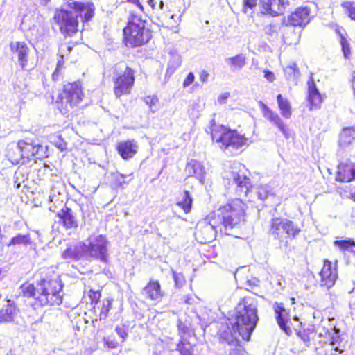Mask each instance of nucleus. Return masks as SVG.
<instances>
[{
    "mask_svg": "<svg viewBox=\"0 0 355 355\" xmlns=\"http://www.w3.org/2000/svg\"><path fill=\"white\" fill-rule=\"evenodd\" d=\"M245 205L239 198L220 207L209 223L197 225V234L202 236L201 243H209L218 234L233 235V230L239 224L244 216Z\"/></svg>",
    "mask_w": 355,
    "mask_h": 355,
    "instance_id": "1",
    "label": "nucleus"
},
{
    "mask_svg": "<svg viewBox=\"0 0 355 355\" xmlns=\"http://www.w3.org/2000/svg\"><path fill=\"white\" fill-rule=\"evenodd\" d=\"M63 284L59 275L53 271L42 272L35 284L25 282L19 287L25 297L33 298L35 309L40 306L60 305L62 302Z\"/></svg>",
    "mask_w": 355,
    "mask_h": 355,
    "instance_id": "2",
    "label": "nucleus"
},
{
    "mask_svg": "<svg viewBox=\"0 0 355 355\" xmlns=\"http://www.w3.org/2000/svg\"><path fill=\"white\" fill-rule=\"evenodd\" d=\"M230 318L234 324L240 327V333L243 340H249L254 330L259 318L257 315V302L251 297H244L236 306Z\"/></svg>",
    "mask_w": 355,
    "mask_h": 355,
    "instance_id": "3",
    "label": "nucleus"
},
{
    "mask_svg": "<svg viewBox=\"0 0 355 355\" xmlns=\"http://www.w3.org/2000/svg\"><path fill=\"white\" fill-rule=\"evenodd\" d=\"M125 45L129 47L141 46L149 42L152 37L150 28L146 26V21L141 17L132 15L127 26L123 28Z\"/></svg>",
    "mask_w": 355,
    "mask_h": 355,
    "instance_id": "4",
    "label": "nucleus"
},
{
    "mask_svg": "<svg viewBox=\"0 0 355 355\" xmlns=\"http://www.w3.org/2000/svg\"><path fill=\"white\" fill-rule=\"evenodd\" d=\"M211 138L214 141L219 144L221 149L232 153L247 145L248 139L241 135L236 130H232L223 125H215L211 128Z\"/></svg>",
    "mask_w": 355,
    "mask_h": 355,
    "instance_id": "5",
    "label": "nucleus"
},
{
    "mask_svg": "<svg viewBox=\"0 0 355 355\" xmlns=\"http://www.w3.org/2000/svg\"><path fill=\"white\" fill-rule=\"evenodd\" d=\"M45 149L46 147L41 145L38 141L30 139L19 140L16 145V150L19 155V157H12V163L15 164H26L32 157L42 159L47 157Z\"/></svg>",
    "mask_w": 355,
    "mask_h": 355,
    "instance_id": "6",
    "label": "nucleus"
},
{
    "mask_svg": "<svg viewBox=\"0 0 355 355\" xmlns=\"http://www.w3.org/2000/svg\"><path fill=\"white\" fill-rule=\"evenodd\" d=\"M301 230L294 222L282 218H273L270 222L268 234L275 239L283 241L285 239H295Z\"/></svg>",
    "mask_w": 355,
    "mask_h": 355,
    "instance_id": "7",
    "label": "nucleus"
},
{
    "mask_svg": "<svg viewBox=\"0 0 355 355\" xmlns=\"http://www.w3.org/2000/svg\"><path fill=\"white\" fill-rule=\"evenodd\" d=\"M73 12L69 11L67 8H62L55 11L54 19L59 26L60 32L64 35H70L78 31V17H80L83 22L85 21L83 15L74 8Z\"/></svg>",
    "mask_w": 355,
    "mask_h": 355,
    "instance_id": "8",
    "label": "nucleus"
},
{
    "mask_svg": "<svg viewBox=\"0 0 355 355\" xmlns=\"http://www.w3.org/2000/svg\"><path fill=\"white\" fill-rule=\"evenodd\" d=\"M107 244L108 241L106 237L103 235L90 238L89 243L86 244L85 259L92 258L103 263H107L109 257Z\"/></svg>",
    "mask_w": 355,
    "mask_h": 355,
    "instance_id": "9",
    "label": "nucleus"
},
{
    "mask_svg": "<svg viewBox=\"0 0 355 355\" xmlns=\"http://www.w3.org/2000/svg\"><path fill=\"white\" fill-rule=\"evenodd\" d=\"M82 90H53L52 101L58 104V108L67 111L69 107L78 104L81 100Z\"/></svg>",
    "mask_w": 355,
    "mask_h": 355,
    "instance_id": "10",
    "label": "nucleus"
},
{
    "mask_svg": "<svg viewBox=\"0 0 355 355\" xmlns=\"http://www.w3.org/2000/svg\"><path fill=\"white\" fill-rule=\"evenodd\" d=\"M114 79V89H130L135 82L134 71L125 63H118L115 65Z\"/></svg>",
    "mask_w": 355,
    "mask_h": 355,
    "instance_id": "11",
    "label": "nucleus"
},
{
    "mask_svg": "<svg viewBox=\"0 0 355 355\" xmlns=\"http://www.w3.org/2000/svg\"><path fill=\"white\" fill-rule=\"evenodd\" d=\"M349 154L336 155L339 164L336 175V180L349 182L355 180V163L348 157Z\"/></svg>",
    "mask_w": 355,
    "mask_h": 355,
    "instance_id": "12",
    "label": "nucleus"
},
{
    "mask_svg": "<svg viewBox=\"0 0 355 355\" xmlns=\"http://www.w3.org/2000/svg\"><path fill=\"white\" fill-rule=\"evenodd\" d=\"M310 20V9L307 7H300L286 17H284L282 25L288 30L292 26L304 27Z\"/></svg>",
    "mask_w": 355,
    "mask_h": 355,
    "instance_id": "13",
    "label": "nucleus"
},
{
    "mask_svg": "<svg viewBox=\"0 0 355 355\" xmlns=\"http://www.w3.org/2000/svg\"><path fill=\"white\" fill-rule=\"evenodd\" d=\"M243 167L240 163L234 162L231 164L232 171H230V179L236 184V192L239 196H248L250 191V180L243 173H241L240 168Z\"/></svg>",
    "mask_w": 355,
    "mask_h": 355,
    "instance_id": "14",
    "label": "nucleus"
},
{
    "mask_svg": "<svg viewBox=\"0 0 355 355\" xmlns=\"http://www.w3.org/2000/svg\"><path fill=\"white\" fill-rule=\"evenodd\" d=\"M288 5V0H259V3L260 12L272 17L283 14Z\"/></svg>",
    "mask_w": 355,
    "mask_h": 355,
    "instance_id": "15",
    "label": "nucleus"
},
{
    "mask_svg": "<svg viewBox=\"0 0 355 355\" xmlns=\"http://www.w3.org/2000/svg\"><path fill=\"white\" fill-rule=\"evenodd\" d=\"M232 322V320L228 318V322L223 329L220 330V340L228 345H237L239 343L238 336L243 338V334L240 333V327Z\"/></svg>",
    "mask_w": 355,
    "mask_h": 355,
    "instance_id": "16",
    "label": "nucleus"
},
{
    "mask_svg": "<svg viewBox=\"0 0 355 355\" xmlns=\"http://www.w3.org/2000/svg\"><path fill=\"white\" fill-rule=\"evenodd\" d=\"M354 141H355V128H344L339 135L338 148L336 155L349 154L351 150L350 146Z\"/></svg>",
    "mask_w": 355,
    "mask_h": 355,
    "instance_id": "17",
    "label": "nucleus"
},
{
    "mask_svg": "<svg viewBox=\"0 0 355 355\" xmlns=\"http://www.w3.org/2000/svg\"><path fill=\"white\" fill-rule=\"evenodd\" d=\"M273 309L275 313V318L280 329L287 335H291L292 331L288 325L289 322V313L284 308L282 303L275 302L273 305Z\"/></svg>",
    "mask_w": 355,
    "mask_h": 355,
    "instance_id": "18",
    "label": "nucleus"
},
{
    "mask_svg": "<svg viewBox=\"0 0 355 355\" xmlns=\"http://www.w3.org/2000/svg\"><path fill=\"white\" fill-rule=\"evenodd\" d=\"M67 8H74L83 15L85 21H89L94 17L95 7L92 3H82L75 0H64Z\"/></svg>",
    "mask_w": 355,
    "mask_h": 355,
    "instance_id": "19",
    "label": "nucleus"
},
{
    "mask_svg": "<svg viewBox=\"0 0 355 355\" xmlns=\"http://www.w3.org/2000/svg\"><path fill=\"white\" fill-rule=\"evenodd\" d=\"M320 275L321 277V286H325L327 288H331L338 277L336 270L332 269L331 263L328 260L324 261V265Z\"/></svg>",
    "mask_w": 355,
    "mask_h": 355,
    "instance_id": "20",
    "label": "nucleus"
},
{
    "mask_svg": "<svg viewBox=\"0 0 355 355\" xmlns=\"http://www.w3.org/2000/svg\"><path fill=\"white\" fill-rule=\"evenodd\" d=\"M86 249V244L83 242L69 245L62 253V257L65 260H79L85 258Z\"/></svg>",
    "mask_w": 355,
    "mask_h": 355,
    "instance_id": "21",
    "label": "nucleus"
},
{
    "mask_svg": "<svg viewBox=\"0 0 355 355\" xmlns=\"http://www.w3.org/2000/svg\"><path fill=\"white\" fill-rule=\"evenodd\" d=\"M263 107V116L266 119H267L271 123L275 125L279 131L283 134L286 139L289 137L288 129L286 125L284 124L282 119L280 118L279 114L272 110H271L269 107H268L263 103H261Z\"/></svg>",
    "mask_w": 355,
    "mask_h": 355,
    "instance_id": "22",
    "label": "nucleus"
},
{
    "mask_svg": "<svg viewBox=\"0 0 355 355\" xmlns=\"http://www.w3.org/2000/svg\"><path fill=\"white\" fill-rule=\"evenodd\" d=\"M184 171L188 177H196L201 184L205 183L206 172L204 166L200 162L191 159L187 164Z\"/></svg>",
    "mask_w": 355,
    "mask_h": 355,
    "instance_id": "23",
    "label": "nucleus"
},
{
    "mask_svg": "<svg viewBox=\"0 0 355 355\" xmlns=\"http://www.w3.org/2000/svg\"><path fill=\"white\" fill-rule=\"evenodd\" d=\"M10 50L17 54L18 62L22 69H24L28 63L29 49L24 42H12L10 44Z\"/></svg>",
    "mask_w": 355,
    "mask_h": 355,
    "instance_id": "24",
    "label": "nucleus"
},
{
    "mask_svg": "<svg viewBox=\"0 0 355 355\" xmlns=\"http://www.w3.org/2000/svg\"><path fill=\"white\" fill-rule=\"evenodd\" d=\"M138 146L135 140L121 141L117 144L116 149L123 159L132 158L137 151Z\"/></svg>",
    "mask_w": 355,
    "mask_h": 355,
    "instance_id": "25",
    "label": "nucleus"
},
{
    "mask_svg": "<svg viewBox=\"0 0 355 355\" xmlns=\"http://www.w3.org/2000/svg\"><path fill=\"white\" fill-rule=\"evenodd\" d=\"M141 293L146 298L157 302H159L163 296L158 281H150L143 288Z\"/></svg>",
    "mask_w": 355,
    "mask_h": 355,
    "instance_id": "26",
    "label": "nucleus"
},
{
    "mask_svg": "<svg viewBox=\"0 0 355 355\" xmlns=\"http://www.w3.org/2000/svg\"><path fill=\"white\" fill-rule=\"evenodd\" d=\"M17 315V307L13 301L6 300V304L0 309V322H10Z\"/></svg>",
    "mask_w": 355,
    "mask_h": 355,
    "instance_id": "27",
    "label": "nucleus"
},
{
    "mask_svg": "<svg viewBox=\"0 0 355 355\" xmlns=\"http://www.w3.org/2000/svg\"><path fill=\"white\" fill-rule=\"evenodd\" d=\"M325 333L327 334L329 344L334 347V349L340 353L343 352L345 344L340 335V329L334 327L330 329H327Z\"/></svg>",
    "mask_w": 355,
    "mask_h": 355,
    "instance_id": "28",
    "label": "nucleus"
},
{
    "mask_svg": "<svg viewBox=\"0 0 355 355\" xmlns=\"http://www.w3.org/2000/svg\"><path fill=\"white\" fill-rule=\"evenodd\" d=\"M58 217L62 220L64 226L67 228L78 227L77 221L73 214L71 209L64 206L57 213Z\"/></svg>",
    "mask_w": 355,
    "mask_h": 355,
    "instance_id": "29",
    "label": "nucleus"
},
{
    "mask_svg": "<svg viewBox=\"0 0 355 355\" xmlns=\"http://www.w3.org/2000/svg\"><path fill=\"white\" fill-rule=\"evenodd\" d=\"M307 101L309 106V110H318L320 108L321 104L326 98L325 95L320 93L319 90H308Z\"/></svg>",
    "mask_w": 355,
    "mask_h": 355,
    "instance_id": "30",
    "label": "nucleus"
},
{
    "mask_svg": "<svg viewBox=\"0 0 355 355\" xmlns=\"http://www.w3.org/2000/svg\"><path fill=\"white\" fill-rule=\"evenodd\" d=\"M225 62L230 66L232 71H240L246 64V58L243 54L225 59Z\"/></svg>",
    "mask_w": 355,
    "mask_h": 355,
    "instance_id": "31",
    "label": "nucleus"
},
{
    "mask_svg": "<svg viewBox=\"0 0 355 355\" xmlns=\"http://www.w3.org/2000/svg\"><path fill=\"white\" fill-rule=\"evenodd\" d=\"M169 54L170 60L166 69V75L173 74L182 62L181 57L175 50L171 51Z\"/></svg>",
    "mask_w": 355,
    "mask_h": 355,
    "instance_id": "32",
    "label": "nucleus"
},
{
    "mask_svg": "<svg viewBox=\"0 0 355 355\" xmlns=\"http://www.w3.org/2000/svg\"><path fill=\"white\" fill-rule=\"evenodd\" d=\"M31 244V239L29 234H17L16 236L11 238L8 243V247L12 246H21L27 247Z\"/></svg>",
    "mask_w": 355,
    "mask_h": 355,
    "instance_id": "33",
    "label": "nucleus"
},
{
    "mask_svg": "<svg viewBox=\"0 0 355 355\" xmlns=\"http://www.w3.org/2000/svg\"><path fill=\"white\" fill-rule=\"evenodd\" d=\"M277 101L282 116L285 119H290L292 114L290 102L288 99L284 98L282 94L277 95Z\"/></svg>",
    "mask_w": 355,
    "mask_h": 355,
    "instance_id": "34",
    "label": "nucleus"
},
{
    "mask_svg": "<svg viewBox=\"0 0 355 355\" xmlns=\"http://www.w3.org/2000/svg\"><path fill=\"white\" fill-rule=\"evenodd\" d=\"M334 245L343 252H349L355 255V241L352 239L336 240Z\"/></svg>",
    "mask_w": 355,
    "mask_h": 355,
    "instance_id": "35",
    "label": "nucleus"
},
{
    "mask_svg": "<svg viewBox=\"0 0 355 355\" xmlns=\"http://www.w3.org/2000/svg\"><path fill=\"white\" fill-rule=\"evenodd\" d=\"M284 75L288 81L297 85L298 78L300 76V72L297 64L295 63H292L291 64L286 67L284 69Z\"/></svg>",
    "mask_w": 355,
    "mask_h": 355,
    "instance_id": "36",
    "label": "nucleus"
},
{
    "mask_svg": "<svg viewBox=\"0 0 355 355\" xmlns=\"http://www.w3.org/2000/svg\"><path fill=\"white\" fill-rule=\"evenodd\" d=\"M193 204V198L189 191H184V194L181 200L177 202V205L182 209L185 214L191 211Z\"/></svg>",
    "mask_w": 355,
    "mask_h": 355,
    "instance_id": "37",
    "label": "nucleus"
},
{
    "mask_svg": "<svg viewBox=\"0 0 355 355\" xmlns=\"http://www.w3.org/2000/svg\"><path fill=\"white\" fill-rule=\"evenodd\" d=\"M256 194L259 199L264 200L272 194V189L267 184L260 185L256 188Z\"/></svg>",
    "mask_w": 355,
    "mask_h": 355,
    "instance_id": "38",
    "label": "nucleus"
},
{
    "mask_svg": "<svg viewBox=\"0 0 355 355\" xmlns=\"http://www.w3.org/2000/svg\"><path fill=\"white\" fill-rule=\"evenodd\" d=\"M132 175V174L124 175L118 172L112 174L116 186L120 188H123L125 184H128L130 183L132 178L129 180H125V179L128 177H131Z\"/></svg>",
    "mask_w": 355,
    "mask_h": 355,
    "instance_id": "39",
    "label": "nucleus"
},
{
    "mask_svg": "<svg viewBox=\"0 0 355 355\" xmlns=\"http://www.w3.org/2000/svg\"><path fill=\"white\" fill-rule=\"evenodd\" d=\"M113 299L107 298L103 300L102 306L99 314L100 320H105L107 315L110 310L112 308Z\"/></svg>",
    "mask_w": 355,
    "mask_h": 355,
    "instance_id": "40",
    "label": "nucleus"
},
{
    "mask_svg": "<svg viewBox=\"0 0 355 355\" xmlns=\"http://www.w3.org/2000/svg\"><path fill=\"white\" fill-rule=\"evenodd\" d=\"M263 31L269 40H275L277 38L278 31L277 26L276 24L272 23L268 24L265 26Z\"/></svg>",
    "mask_w": 355,
    "mask_h": 355,
    "instance_id": "41",
    "label": "nucleus"
},
{
    "mask_svg": "<svg viewBox=\"0 0 355 355\" xmlns=\"http://www.w3.org/2000/svg\"><path fill=\"white\" fill-rule=\"evenodd\" d=\"M178 349L180 351L181 355H193L192 346L189 342H180L178 345Z\"/></svg>",
    "mask_w": 355,
    "mask_h": 355,
    "instance_id": "42",
    "label": "nucleus"
},
{
    "mask_svg": "<svg viewBox=\"0 0 355 355\" xmlns=\"http://www.w3.org/2000/svg\"><path fill=\"white\" fill-rule=\"evenodd\" d=\"M104 345L110 349H115L118 346V342L113 336H107L103 338Z\"/></svg>",
    "mask_w": 355,
    "mask_h": 355,
    "instance_id": "43",
    "label": "nucleus"
},
{
    "mask_svg": "<svg viewBox=\"0 0 355 355\" xmlns=\"http://www.w3.org/2000/svg\"><path fill=\"white\" fill-rule=\"evenodd\" d=\"M341 46H342V51L343 53L344 57L346 59H348L350 55V47L348 42L344 38L341 37L340 41Z\"/></svg>",
    "mask_w": 355,
    "mask_h": 355,
    "instance_id": "44",
    "label": "nucleus"
},
{
    "mask_svg": "<svg viewBox=\"0 0 355 355\" xmlns=\"http://www.w3.org/2000/svg\"><path fill=\"white\" fill-rule=\"evenodd\" d=\"M53 144L61 151H64L67 148V144L62 138L61 135H58L55 138Z\"/></svg>",
    "mask_w": 355,
    "mask_h": 355,
    "instance_id": "45",
    "label": "nucleus"
},
{
    "mask_svg": "<svg viewBox=\"0 0 355 355\" xmlns=\"http://www.w3.org/2000/svg\"><path fill=\"white\" fill-rule=\"evenodd\" d=\"M145 103L149 105L150 110L153 112H155V110H153V107L156 105V103L158 102V98L155 96H148L144 98Z\"/></svg>",
    "mask_w": 355,
    "mask_h": 355,
    "instance_id": "46",
    "label": "nucleus"
},
{
    "mask_svg": "<svg viewBox=\"0 0 355 355\" xmlns=\"http://www.w3.org/2000/svg\"><path fill=\"white\" fill-rule=\"evenodd\" d=\"M257 4V0H243V11L247 12L248 9L253 10Z\"/></svg>",
    "mask_w": 355,
    "mask_h": 355,
    "instance_id": "47",
    "label": "nucleus"
},
{
    "mask_svg": "<svg viewBox=\"0 0 355 355\" xmlns=\"http://www.w3.org/2000/svg\"><path fill=\"white\" fill-rule=\"evenodd\" d=\"M173 273L175 286L178 288L182 287L185 282L184 275L182 273H177L174 271L173 272Z\"/></svg>",
    "mask_w": 355,
    "mask_h": 355,
    "instance_id": "48",
    "label": "nucleus"
},
{
    "mask_svg": "<svg viewBox=\"0 0 355 355\" xmlns=\"http://www.w3.org/2000/svg\"><path fill=\"white\" fill-rule=\"evenodd\" d=\"M115 331L117 335L122 339V342H124L128 337V331L124 326H116Z\"/></svg>",
    "mask_w": 355,
    "mask_h": 355,
    "instance_id": "49",
    "label": "nucleus"
},
{
    "mask_svg": "<svg viewBox=\"0 0 355 355\" xmlns=\"http://www.w3.org/2000/svg\"><path fill=\"white\" fill-rule=\"evenodd\" d=\"M295 331L298 337H300L304 343L309 342L310 340L309 336L306 330L301 331L300 330H297V328L294 327Z\"/></svg>",
    "mask_w": 355,
    "mask_h": 355,
    "instance_id": "50",
    "label": "nucleus"
},
{
    "mask_svg": "<svg viewBox=\"0 0 355 355\" xmlns=\"http://www.w3.org/2000/svg\"><path fill=\"white\" fill-rule=\"evenodd\" d=\"M195 76L193 72H189L183 82L184 87H189L191 83L194 82Z\"/></svg>",
    "mask_w": 355,
    "mask_h": 355,
    "instance_id": "51",
    "label": "nucleus"
},
{
    "mask_svg": "<svg viewBox=\"0 0 355 355\" xmlns=\"http://www.w3.org/2000/svg\"><path fill=\"white\" fill-rule=\"evenodd\" d=\"M307 89H318L313 73L310 74V76L307 80Z\"/></svg>",
    "mask_w": 355,
    "mask_h": 355,
    "instance_id": "52",
    "label": "nucleus"
},
{
    "mask_svg": "<svg viewBox=\"0 0 355 355\" xmlns=\"http://www.w3.org/2000/svg\"><path fill=\"white\" fill-rule=\"evenodd\" d=\"M209 77V73L207 71L202 70L200 72L199 78H200V82H202V83H207Z\"/></svg>",
    "mask_w": 355,
    "mask_h": 355,
    "instance_id": "53",
    "label": "nucleus"
},
{
    "mask_svg": "<svg viewBox=\"0 0 355 355\" xmlns=\"http://www.w3.org/2000/svg\"><path fill=\"white\" fill-rule=\"evenodd\" d=\"M264 73V77L270 82H272L275 78V74L269 71V70H265L263 71Z\"/></svg>",
    "mask_w": 355,
    "mask_h": 355,
    "instance_id": "54",
    "label": "nucleus"
},
{
    "mask_svg": "<svg viewBox=\"0 0 355 355\" xmlns=\"http://www.w3.org/2000/svg\"><path fill=\"white\" fill-rule=\"evenodd\" d=\"M230 93L228 92H225L223 94H221L218 98V102L223 105V104H225L226 103V101L227 99L230 97Z\"/></svg>",
    "mask_w": 355,
    "mask_h": 355,
    "instance_id": "55",
    "label": "nucleus"
},
{
    "mask_svg": "<svg viewBox=\"0 0 355 355\" xmlns=\"http://www.w3.org/2000/svg\"><path fill=\"white\" fill-rule=\"evenodd\" d=\"M178 329L181 333H182L184 334H189V328L187 327L186 324H184L182 322H179Z\"/></svg>",
    "mask_w": 355,
    "mask_h": 355,
    "instance_id": "56",
    "label": "nucleus"
},
{
    "mask_svg": "<svg viewBox=\"0 0 355 355\" xmlns=\"http://www.w3.org/2000/svg\"><path fill=\"white\" fill-rule=\"evenodd\" d=\"M348 16L351 18V19L355 21V7L349 6L347 8Z\"/></svg>",
    "mask_w": 355,
    "mask_h": 355,
    "instance_id": "57",
    "label": "nucleus"
},
{
    "mask_svg": "<svg viewBox=\"0 0 355 355\" xmlns=\"http://www.w3.org/2000/svg\"><path fill=\"white\" fill-rule=\"evenodd\" d=\"M89 296L92 299V303H94L95 301V303L96 304L98 301L100 296H101V293L98 291L93 292L92 295H90Z\"/></svg>",
    "mask_w": 355,
    "mask_h": 355,
    "instance_id": "58",
    "label": "nucleus"
},
{
    "mask_svg": "<svg viewBox=\"0 0 355 355\" xmlns=\"http://www.w3.org/2000/svg\"><path fill=\"white\" fill-rule=\"evenodd\" d=\"M82 87H83V84H82V82L80 80L74 81L73 83H72L71 84V89H82Z\"/></svg>",
    "mask_w": 355,
    "mask_h": 355,
    "instance_id": "59",
    "label": "nucleus"
},
{
    "mask_svg": "<svg viewBox=\"0 0 355 355\" xmlns=\"http://www.w3.org/2000/svg\"><path fill=\"white\" fill-rule=\"evenodd\" d=\"M126 1L128 2H130V3L135 5L140 10L142 11L144 10L143 6L139 0H126Z\"/></svg>",
    "mask_w": 355,
    "mask_h": 355,
    "instance_id": "60",
    "label": "nucleus"
},
{
    "mask_svg": "<svg viewBox=\"0 0 355 355\" xmlns=\"http://www.w3.org/2000/svg\"><path fill=\"white\" fill-rule=\"evenodd\" d=\"M8 157H10V161L12 162V157H19V154L18 153V152L16 150V146L15 147V149L13 150V155H12V152L11 150H9L8 152Z\"/></svg>",
    "mask_w": 355,
    "mask_h": 355,
    "instance_id": "61",
    "label": "nucleus"
},
{
    "mask_svg": "<svg viewBox=\"0 0 355 355\" xmlns=\"http://www.w3.org/2000/svg\"><path fill=\"white\" fill-rule=\"evenodd\" d=\"M64 49H67V51L69 53H70V51H71L72 49V47L70 46H68V45H66V44H63L62 45L60 49H59V51L60 53H64Z\"/></svg>",
    "mask_w": 355,
    "mask_h": 355,
    "instance_id": "62",
    "label": "nucleus"
},
{
    "mask_svg": "<svg viewBox=\"0 0 355 355\" xmlns=\"http://www.w3.org/2000/svg\"><path fill=\"white\" fill-rule=\"evenodd\" d=\"M129 91L130 90H114V93L116 97H119L123 94V92H125V94H129Z\"/></svg>",
    "mask_w": 355,
    "mask_h": 355,
    "instance_id": "63",
    "label": "nucleus"
},
{
    "mask_svg": "<svg viewBox=\"0 0 355 355\" xmlns=\"http://www.w3.org/2000/svg\"><path fill=\"white\" fill-rule=\"evenodd\" d=\"M352 89H355V71H354L352 74Z\"/></svg>",
    "mask_w": 355,
    "mask_h": 355,
    "instance_id": "64",
    "label": "nucleus"
}]
</instances>
